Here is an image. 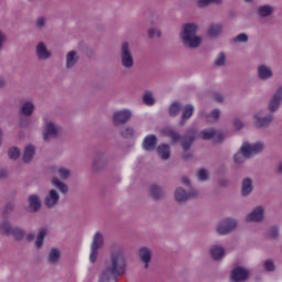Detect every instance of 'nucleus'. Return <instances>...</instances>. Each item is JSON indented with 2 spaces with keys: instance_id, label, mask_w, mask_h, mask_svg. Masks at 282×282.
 <instances>
[{
  "instance_id": "22",
  "label": "nucleus",
  "mask_w": 282,
  "mask_h": 282,
  "mask_svg": "<svg viewBox=\"0 0 282 282\" xmlns=\"http://www.w3.org/2000/svg\"><path fill=\"white\" fill-rule=\"evenodd\" d=\"M209 254L214 261H221L226 257V249L221 245H213Z\"/></svg>"
},
{
  "instance_id": "46",
  "label": "nucleus",
  "mask_w": 282,
  "mask_h": 282,
  "mask_svg": "<svg viewBox=\"0 0 282 282\" xmlns=\"http://www.w3.org/2000/svg\"><path fill=\"white\" fill-rule=\"evenodd\" d=\"M8 155L10 160H19V158H21V150H19V148H10L8 150Z\"/></svg>"
},
{
  "instance_id": "1",
  "label": "nucleus",
  "mask_w": 282,
  "mask_h": 282,
  "mask_svg": "<svg viewBox=\"0 0 282 282\" xmlns=\"http://www.w3.org/2000/svg\"><path fill=\"white\" fill-rule=\"evenodd\" d=\"M127 272V256L124 248L118 243L110 246V262L106 263L99 275V282H110Z\"/></svg>"
},
{
  "instance_id": "50",
  "label": "nucleus",
  "mask_w": 282,
  "mask_h": 282,
  "mask_svg": "<svg viewBox=\"0 0 282 282\" xmlns=\"http://www.w3.org/2000/svg\"><path fill=\"white\" fill-rule=\"evenodd\" d=\"M224 140H226V133L221 132V130H216L213 144H221Z\"/></svg>"
},
{
  "instance_id": "32",
  "label": "nucleus",
  "mask_w": 282,
  "mask_h": 282,
  "mask_svg": "<svg viewBox=\"0 0 282 282\" xmlns=\"http://www.w3.org/2000/svg\"><path fill=\"white\" fill-rule=\"evenodd\" d=\"M51 184L55 188H58L59 193L63 195H67V193H69V186H67V184L63 183V181L58 180L57 177L52 178Z\"/></svg>"
},
{
  "instance_id": "60",
  "label": "nucleus",
  "mask_w": 282,
  "mask_h": 282,
  "mask_svg": "<svg viewBox=\"0 0 282 282\" xmlns=\"http://www.w3.org/2000/svg\"><path fill=\"white\" fill-rule=\"evenodd\" d=\"M35 237L36 236L34 234H28L26 235V241H34Z\"/></svg>"
},
{
  "instance_id": "51",
  "label": "nucleus",
  "mask_w": 282,
  "mask_h": 282,
  "mask_svg": "<svg viewBox=\"0 0 282 282\" xmlns=\"http://www.w3.org/2000/svg\"><path fill=\"white\" fill-rule=\"evenodd\" d=\"M248 34L239 33L236 37L232 39L234 43H248Z\"/></svg>"
},
{
  "instance_id": "19",
  "label": "nucleus",
  "mask_w": 282,
  "mask_h": 282,
  "mask_svg": "<svg viewBox=\"0 0 282 282\" xmlns=\"http://www.w3.org/2000/svg\"><path fill=\"white\" fill-rule=\"evenodd\" d=\"M29 213H39L41 210L43 203L41 202V196L37 194H31L28 196Z\"/></svg>"
},
{
  "instance_id": "31",
  "label": "nucleus",
  "mask_w": 282,
  "mask_h": 282,
  "mask_svg": "<svg viewBox=\"0 0 282 282\" xmlns=\"http://www.w3.org/2000/svg\"><path fill=\"white\" fill-rule=\"evenodd\" d=\"M156 153L161 160H169L171 158V145L161 143L156 147Z\"/></svg>"
},
{
  "instance_id": "3",
  "label": "nucleus",
  "mask_w": 282,
  "mask_h": 282,
  "mask_svg": "<svg viewBox=\"0 0 282 282\" xmlns=\"http://www.w3.org/2000/svg\"><path fill=\"white\" fill-rule=\"evenodd\" d=\"M199 32V26L197 23H185L181 28L180 39L182 45L186 50H199L202 47V43H204V39L200 35H197Z\"/></svg>"
},
{
  "instance_id": "15",
  "label": "nucleus",
  "mask_w": 282,
  "mask_h": 282,
  "mask_svg": "<svg viewBox=\"0 0 282 282\" xmlns=\"http://www.w3.org/2000/svg\"><path fill=\"white\" fill-rule=\"evenodd\" d=\"M149 197L152 202H162L166 197V192L161 185L153 183L149 186Z\"/></svg>"
},
{
  "instance_id": "63",
  "label": "nucleus",
  "mask_w": 282,
  "mask_h": 282,
  "mask_svg": "<svg viewBox=\"0 0 282 282\" xmlns=\"http://www.w3.org/2000/svg\"><path fill=\"white\" fill-rule=\"evenodd\" d=\"M278 173H280V175H282V162L278 165Z\"/></svg>"
},
{
  "instance_id": "54",
  "label": "nucleus",
  "mask_w": 282,
  "mask_h": 282,
  "mask_svg": "<svg viewBox=\"0 0 282 282\" xmlns=\"http://www.w3.org/2000/svg\"><path fill=\"white\" fill-rule=\"evenodd\" d=\"M234 127L238 131H241V129H243V121H241V119H239V118H235L234 119Z\"/></svg>"
},
{
  "instance_id": "52",
  "label": "nucleus",
  "mask_w": 282,
  "mask_h": 282,
  "mask_svg": "<svg viewBox=\"0 0 282 282\" xmlns=\"http://www.w3.org/2000/svg\"><path fill=\"white\" fill-rule=\"evenodd\" d=\"M197 177L199 182H206L208 180V171L206 169L198 170Z\"/></svg>"
},
{
  "instance_id": "18",
  "label": "nucleus",
  "mask_w": 282,
  "mask_h": 282,
  "mask_svg": "<svg viewBox=\"0 0 282 282\" xmlns=\"http://www.w3.org/2000/svg\"><path fill=\"white\" fill-rule=\"evenodd\" d=\"M61 202V195L56 189L48 191V194L44 198V205L46 208H56L58 206V203Z\"/></svg>"
},
{
  "instance_id": "43",
  "label": "nucleus",
  "mask_w": 282,
  "mask_h": 282,
  "mask_svg": "<svg viewBox=\"0 0 282 282\" xmlns=\"http://www.w3.org/2000/svg\"><path fill=\"white\" fill-rule=\"evenodd\" d=\"M57 174L61 180H69L72 177V170L67 167H58Z\"/></svg>"
},
{
  "instance_id": "64",
  "label": "nucleus",
  "mask_w": 282,
  "mask_h": 282,
  "mask_svg": "<svg viewBox=\"0 0 282 282\" xmlns=\"http://www.w3.org/2000/svg\"><path fill=\"white\" fill-rule=\"evenodd\" d=\"M21 127H28V123H23V120L20 121Z\"/></svg>"
},
{
  "instance_id": "4",
  "label": "nucleus",
  "mask_w": 282,
  "mask_h": 282,
  "mask_svg": "<svg viewBox=\"0 0 282 282\" xmlns=\"http://www.w3.org/2000/svg\"><path fill=\"white\" fill-rule=\"evenodd\" d=\"M263 149H265V144L261 141L256 143L243 142L238 152L234 155V162L240 166V164H243L247 160H250V158L259 155Z\"/></svg>"
},
{
  "instance_id": "13",
  "label": "nucleus",
  "mask_w": 282,
  "mask_h": 282,
  "mask_svg": "<svg viewBox=\"0 0 282 282\" xmlns=\"http://www.w3.org/2000/svg\"><path fill=\"white\" fill-rule=\"evenodd\" d=\"M250 279V271L243 267H235L230 272V282H246Z\"/></svg>"
},
{
  "instance_id": "38",
  "label": "nucleus",
  "mask_w": 282,
  "mask_h": 282,
  "mask_svg": "<svg viewBox=\"0 0 282 282\" xmlns=\"http://www.w3.org/2000/svg\"><path fill=\"white\" fill-rule=\"evenodd\" d=\"M119 135L126 140H131L135 137V129L133 127H126L119 131Z\"/></svg>"
},
{
  "instance_id": "37",
  "label": "nucleus",
  "mask_w": 282,
  "mask_h": 282,
  "mask_svg": "<svg viewBox=\"0 0 282 282\" xmlns=\"http://www.w3.org/2000/svg\"><path fill=\"white\" fill-rule=\"evenodd\" d=\"M180 111H182V105L178 101H173L169 107V116L175 118L180 116Z\"/></svg>"
},
{
  "instance_id": "33",
  "label": "nucleus",
  "mask_w": 282,
  "mask_h": 282,
  "mask_svg": "<svg viewBox=\"0 0 282 282\" xmlns=\"http://www.w3.org/2000/svg\"><path fill=\"white\" fill-rule=\"evenodd\" d=\"M34 109H35L34 102L25 101L24 104H22L20 108V113H22V116L30 117L32 116V113H34Z\"/></svg>"
},
{
  "instance_id": "9",
  "label": "nucleus",
  "mask_w": 282,
  "mask_h": 282,
  "mask_svg": "<svg viewBox=\"0 0 282 282\" xmlns=\"http://www.w3.org/2000/svg\"><path fill=\"white\" fill-rule=\"evenodd\" d=\"M104 247H105V236L100 231L95 232L93 237V241L90 243V254H89L90 263H96L98 259V251L100 250V248H104Z\"/></svg>"
},
{
  "instance_id": "57",
  "label": "nucleus",
  "mask_w": 282,
  "mask_h": 282,
  "mask_svg": "<svg viewBox=\"0 0 282 282\" xmlns=\"http://www.w3.org/2000/svg\"><path fill=\"white\" fill-rule=\"evenodd\" d=\"M214 100L216 102H224V95H221V94L214 95Z\"/></svg>"
},
{
  "instance_id": "36",
  "label": "nucleus",
  "mask_w": 282,
  "mask_h": 282,
  "mask_svg": "<svg viewBox=\"0 0 282 282\" xmlns=\"http://www.w3.org/2000/svg\"><path fill=\"white\" fill-rule=\"evenodd\" d=\"M203 118H205L207 122H217L219 118H221V110L214 109L210 113L203 115Z\"/></svg>"
},
{
  "instance_id": "56",
  "label": "nucleus",
  "mask_w": 282,
  "mask_h": 282,
  "mask_svg": "<svg viewBox=\"0 0 282 282\" xmlns=\"http://www.w3.org/2000/svg\"><path fill=\"white\" fill-rule=\"evenodd\" d=\"M181 182L184 186H187L188 188H193V185L191 184V178L187 176H182Z\"/></svg>"
},
{
  "instance_id": "45",
  "label": "nucleus",
  "mask_w": 282,
  "mask_h": 282,
  "mask_svg": "<svg viewBox=\"0 0 282 282\" xmlns=\"http://www.w3.org/2000/svg\"><path fill=\"white\" fill-rule=\"evenodd\" d=\"M263 270H265V272H274L276 270V264H274V260H265L263 262Z\"/></svg>"
},
{
  "instance_id": "5",
  "label": "nucleus",
  "mask_w": 282,
  "mask_h": 282,
  "mask_svg": "<svg viewBox=\"0 0 282 282\" xmlns=\"http://www.w3.org/2000/svg\"><path fill=\"white\" fill-rule=\"evenodd\" d=\"M119 61L123 69H133L135 59L133 58V51L129 42H122L119 47Z\"/></svg>"
},
{
  "instance_id": "6",
  "label": "nucleus",
  "mask_w": 282,
  "mask_h": 282,
  "mask_svg": "<svg viewBox=\"0 0 282 282\" xmlns=\"http://www.w3.org/2000/svg\"><path fill=\"white\" fill-rule=\"evenodd\" d=\"M44 124L42 130V140L43 142H51L56 140L61 135V126L56 122L44 118Z\"/></svg>"
},
{
  "instance_id": "49",
  "label": "nucleus",
  "mask_w": 282,
  "mask_h": 282,
  "mask_svg": "<svg viewBox=\"0 0 282 282\" xmlns=\"http://www.w3.org/2000/svg\"><path fill=\"white\" fill-rule=\"evenodd\" d=\"M45 25H47V18L37 17L36 20H35V28L37 30H45Z\"/></svg>"
},
{
  "instance_id": "21",
  "label": "nucleus",
  "mask_w": 282,
  "mask_h": 282,
  "mask_svg": "<svg viewBox=\"0 0 282 282\" xmlns=\"http://www.w3.org/2000/svg\"><path fill=\"white\" fill-rule=\"evenodd\" d=\"M78 61H80V55H78V51H70L66 54V69H74L76 65H78Z\"/></svg>"
},
{
  "instance_id": "26",
  "label": "nucleus",
  "mask_w": 282,
  "mask_h": 282,
  "mask_svg": "<svg viewBox=\"0 0 282 282\" xmlns=\"http://www.w3.org/2000/svg\"><path fill=\"white\" fill-rule=\"evenodd\" d=\"M36 155V147L29 144L24 148L23 154H22V162L24 164H30L34 160V156Z\"/></svg>"
},
{
  "instance_id": "59",
  "label": "nucleus",
  "mask_w": 282,
  "mask_h": 282,
  "mask_svg": "<svg viewBox=\"0 0 282 282\" xmlns=\"http://www.w3.org/2000/svg\"><path fill=\"white\" fill-rule=\"evenodd\" d=\"M6 85H8V82L3 77H0V89H4Z\"/></svg>"
},
{
  "instance_id": "34",
  "label": "nucleus",
  "mask_w": 282,
  "mask_h": 282,
  "mask_svg": "<svg viewBox=\"0 0 282 282\" xmlns=\"http://www.w3.org/2000/svg\"><path fill=\"white\" fill-rule=\"evenodd\" d=\"M45 237H47V229L46 228H41L37 236H36V240H35V248L37 250H41V248H43Z\"/></svg>"
},
{
  "instance_id": "8",
  "label": "nucleus",
  "mask_w": 282,
  "mask_h": 282,
  "mask_svg": "<svg viewBox=\"0 0 282 282\" xmlns=\"http://www.w3.org/2000/svg\"><path fill=\"white\" fill-rule=\"evenodd\" d=\"M239 226V220L237 218L227 217L221 219L217 226H216V232L220 237H224L226 235H230V232H235L237 230V227Z\"/></svg>"
},
{
  "instance_id": "30",
  "label": "nucleus",
  "mask_w": 282,
  "mask_h": 282,
  "mask_svg": "<svg viewBox=\"0 0 282 282\" xmlns=\"http://www.w3.org/2000/svg\"><path fill=\"white\" fill-rule=\"evenodd\" d=\"M274 13V7L270 4H263L258 7L256 14L260 17V19H268V17H272Z\"/></svg>"
},
{
  "instance_id": "62",
  "label": "nucleus",
  "mask_w": 282,
  "mask_h": 282,
  "mask_svg": "<svg viewBox=\"0 0 282 282\" xmlns=\"http://www.w3.org/2000/svg\"><path fill=\"white\" fill-rule=\"evenodd\" d=\"M2 140H3V129L0 128V147H1Z\"/></svg>"
},
{
  "instance_id": "40",
  "label": "nucleus",
  "mask_w": 282,
  "mask_h": 282,
  "mask_svg": "<svg viewBox=\"0 0 282 282\" xmlns=\"http://www.w3.org/2000/svg\"><path fill=\"white\" fill-rule=\"evenodd\" d=\"M11 235L14 241H23V238L25 237V230H23L21 227H14L11 231Z\"/></svg>"
},
{
  "instance_id": "12",
  "label": "nucleus",
  "mask_w": 282,
  "mask_h": 282,
  "mask_svg": "<svg viewBox=\"0 0 282 282\" xmlns=\"http://www.w3.org/2000/svg\"><path fill=\"white\" fill-rule=\"evenodd\" d=\"M253 120L256 129H268L274 120V115L269 113L263 117V110H259L253 115Z\"/></svg>"
},
{
  "instance_id": "7",
  "label": "nucleus",
  "mask_w": 282,
  "mask_h": 282,
  "mask_svg": "<svg viewBox=\"0 0 282 282\" xmlns=\"http://www.w3.org/2000/svg\"><path fill=\"white\" fill-rule=\"evenodd\" d=\"M197 197H199V189L195 187H191L188 192L182 186L174 189V199L177 204H186L189 199H197Z\"/></svg>"
},
{
  "instance_id": "20",
  "label": "nucleus",
  "mask_w": 282,
  "mask_h": 282,
  "mask_svg": "<svg viewBox=\"0 0 282 282\" xmlns=\"http://www.w3.org/2000/svg\"><path fill=\"white\" fill-rule=\"evenodd\" d=\"M156 147H158V137L155 134H149L142 141V149L148 153L155 151Z\"/></svg>"
},
{
  "instance_id": "27",
  "label": "nucleus",
  "mask_w": 282,
  "mask_h": 282,
  "mask_svg": "<svg viewBox=\"0 0 282 282\" xmlns=\"http://www.w3.org/2000/svg\"><path fill=\"white\" fill-rule=\"evenodd\" d=\"M138 254L142 263H144L145 270L149 269V263H151L152 257L151 249H149L148 247H141L139 248Z\"/></svg>"
},
{
  "instance_id": "47",
  "label": "nucleus",
  "mask_w": 282,
  "mask_h": 282,
  "mask_svg": "<svg viewBox=\"0 0 282 282\" xmlns=\"http://www.w3.org/2000/svg\"><path fill=\"white\" fill-rule=\"evenodd\" d=\"M215 67H224L226 65V54L224 52H220L216 59L214 61Z\"/></svg>"
},
{
  "instance_id": "23",
  "label": "nucleus",
  "mask_w": 282,
  "mask_h": 282,
  "mask_svg": "<svg viewBox=\"0 0 282 282\" xmlns=\"http://www.w3.org/2000/svg\"><path fill=\"white\" fill-rule=\"evenodd\" d=\"M257 74L260 80H270L274 76L272 68L265 64L258 66Z\"/></svg>"
},
{
  "instance_id": "48",
  "label": "nucleus",
  "mask_w": 282,
  "mask_h": 282,
  "mask_svg": "<svg viewBox=\"0 0 282 282\" xmlns=\"http://www.w3.org/2000/svg\"><path fill=\"white\" fill-rule=\"evenodd\" d=\"M148 36L149 39H162V31L158 28H150L148 30Z\"/></svg>"
},
{
  "instance_id": "10",
  "label": "nucleus",
  "mask_w": 282,
  "mask_h": 282,
  "mask_svg": "<svg viewBox=\"0 0 282 282\" xmlns=\"http://www.w3.org/2000/svg\"><path fill=\"white\" fill-rule=\"evenodd\" d=\"M131 118H133V112H131L130 109L116 110L112 113V124L118 129L119 127L127 124Z\"/></svg>"
},
{
  "instance_id": "17",
  "label": "nucleus",
  "mask_w": 282,
  "mask_h": 282,
  "mask_svg": "<svg viewBox=\"0 0 282 282\" xmlns=\"http://www.w3.org/2000/svg\"><path fill=\"white\" fill-rule=\"evenodd\" d=\"M35 56L40 62L50 61L52 58V51L47 50L45 42H39L35 45Z\"/></svg>"
},
{
  "instance_id": "55",
  "label": "nucleus",
  "mask_w": 282,
  "mask_h": 282,
  "mask_svg": "<svg viewBox=\"0 0 282 282\" xmlns=\"http://www.w3.org/2000/svg\"><path fill=\"white\" fill-rule=\"evenodd\" d=\"M7 39L8 36L6 35V33L3 31H0V52L1 50H3V45H6Z\"/></svg>"
},
{
  "instance_id": "24",
  "label": "nucleus",
  "mask_w": 282,
  "mask_h": 282,
  "mask_svg": "<svg viewBox=\"0 0 282 282\" xmlns=\"http://www.w3.org/2000/svg\"><path fill=\"white\" fill-rule=\"evenodd\" d=\"M223 32H224V24L212 23L207 29V36H209V39H219Z\"/></svg>"
},
{
  "instance_id": "39",
  "label": "nucleus",
  "mask_w": 282,
  "mask_h": 282,
  "mask_svg": "<svg viewBox=\"0 0 282 282\" xmlns=\"http://www.w3.org/2000/svg\"><path fill=\"white\" fill-rule=\"evenodd\" d=\"M142 101L147 107H153V105H155L153 93H151V90H147L142 96Z\"/></svg>"
},
{
  "instance_id": "16",
  "label": "nucleus",
  "mask_w": 282,
  "mask_h": 282,
  "mask_svg": "<svg viewBox=\"0 0 282 282\" xmlns=\"http://www.w3.org/2000/svg\"><path fill=\"white\" fill-rule=\"evenodd\" d=\"M265 217V208L263 206L254 207L246 217V221L261 224Z\"/></svg>"
},
{
  "instance_id": "61",
  "label": "nucleus",
  "mask_w": 282,
  "mask_h": 282,
  "mask_svg": "<svg viewBox=\"0 0 282 282\" xmlns=\"http://www.w3.org/2000/svg\"><path fill=\"white\" fill-rule=\"evenodd\" d=\"M4 177H8V172L0 170V180H3Z\"/></svg>"
},
{
  "instance_id": "2",
  "label": "nucleus",
  "mask_w": 282,
  "mask_h": 282,
  "mask_svg": "<svg viewBox=\"0 0 282 282\" xmlns=\"http://www.w3.org/2000/svg\"><path fill=\"white\" fill-rule=\"evenodd\" d=\"M163 134L166 138H170V140L172 141L173 144H175L176 142H180V140H182L181 147L184 152L182 159L184 160V162H188V160H191L193 158V153H191L188 151L193 147V142H195V140H197V129L188 128L182 137L180 133H177V131H175L171 128H165V129H163Z\"/></svg>"
},
{
  "instance_id": "41",
  "label": "nucleus",
  "mask_w": 282,
  "mask_h": 282,
  "mask_svg": "<svg viewBox=\"0 0 282 282\" xmlns=\"http://www.w3.org/2000/svg\"><path fill=\"white\" fill-rule=\"evenodd\" d=\"M13 229L14 228L12 227V224H10L9 220H3L0 225V231L2 232V235H6V237L10 236Z\"/></svg>"
},
{
  "instance_id": "53",
  "label": "nucleus",
  "mask_w": 282,
  "mask_h": 282,
  "mask_svg": "<svg viewBox=\"0 0 282 282\" xmlns=\"http://www.w3.org/2000/svg\"><path fill=\"white\" fill-rule=\"evenodd\" d=\"M268 237H270V239H279V228L271 227L268 231Z\"/></svg>"
},
{
  "instance_id": "29",
  "label": "nucleus",
  "mask_w": 282,
  "mask_h": 282,
  "mask_svg": "<svg viewBox=\"0 0 282 282\" xmlns=\"http://www.w3.org/2000/svg\"><path fill=\"white\" fill-rule=\"evenodd\" d=\"M252 191H254V187L252 186V178L246 177L241 182V197H248L251 195Z\"/></svg>"
},
{
  "instance_id": "28",
  "label": "nucleus",
  "mask_w": 282,
  "mask_h": 282,
  "mask_svg": "<svg viewBox=\"0 0 282 282\" xmlns=\"http://www.w3.org/2000/svg\"><path fill=\"white\" fill-rule=\"evenodd\" d=\"M47 263L50 265H58L61 262V249L54 247L48 251V254L46 257Z\"/></svg>"
},
{
  "instance_id": "44",
  "label": "nucleus",
  "mask_w": 282,
  "mask_h": 282,
  "mask_svg": "<svg viewBox=\"0 0 282 282\" xmlns=\"http://www.w3.org/2000/svg\"><path fill=\"white\" fill-rule=\"evenodd\" d=\"M14 212V204L13 203H7L3 210H2V217L3 219H8L10 215Z\"/></svg>"
},
{
  "instance_id": "35",
  "label": "nucleus",
  "mask_w": 282,
  "mask_h": 282,
  "mask_svg": "<svg viewBox=\"0 0 282 282\" xmlns=\"http://www.w3.org/2000/svg\"><path fill=\"white\" fill-rule=\"evenodd\" d=\"M224 0H197L196 6L199 9L208 8V6H221Z\"/></svg>"
},
{
  "instance_id": "14",
  "label": "nucleus",
  "mask_w": 282,
  "mask_h": 282,
  "mask_svg": "<svg viewBox=\"0 0 282 282\" xmlns=\"http://www.w3.org/2000/svg\"><path fill=\"white\" fill-rule=\"evenodd\" d=\"M281 102H282V86H280L274 91L271 99L269 100L268 111H270V113H276V110L281 108Z\"/></svg>"
},
{
  "instance_id": "11",
  "label": "nucleus",
  "mask_w": 282,
  "mask_h": 282,
  "mask_svg": "<svg viewBox=\"0 0 282 282\" xmlns=\"http://www.w3.org/2000/svg\"><path fill=\"white\" fill-rule=\"evenodd\" d=\"M109 164V156L106 152L97 151L93 156L91 169L93 171H105Z\"/></svg>"
},
{
  "instance_id": "58",
  "label": "nucleus",
  "mask_w": 282,
  "mask_h": 282,
  "mask_svg": "<svg viewBox=\"0 0 282 282\" xmlns=\"http://www.w3.org/2000/svg\"><path fill=\"white\" fill-rule=\"evenodd\" d=\"M229 184L230 183L226 178L219 181V186H223L224 188L228 187Z\"/></svg>"
},
{
  "instance_id": "25",
  "label": "nucleus",
  "mask_w": 282,
  "mask_h": 282,
  "mask_svg": "<svg viewBox=\"0 0 282 282\" xmlns=\"http://www.w3.org/2000/svg\"><path fill=\"white\" fill-rule=\"evenodd\" d=\"M194 113H195V107L191 104L185 105L183 107L180 127H184V124H186V121L193 118Z\"/></svg>"
},
{
  "instance_id": "42",
  "label": "nucleus",
  "mask_w": 282,
  "mask_h": 282,
  "mask_svg": "<svg viewBox=\"0 0 282 282\" xmlns=\"http://www.w3.org/2000/svg\"><path fill=\"white\" fill-rule=\"evenodd\" d=\"M216 133H217V130L215 128H209V129L203 130L200 132V135L203 140H215Z\"/></svg>"
}]
</instances>
